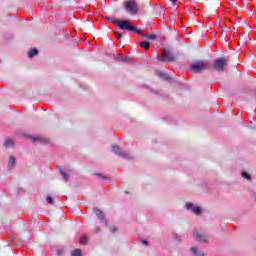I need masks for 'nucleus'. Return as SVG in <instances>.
<instances>
[{"mask_svg": "<svg viewBox=\"0 0 256 256\" xmlns=\"http://www.w3.org/2000/svg\"><path fill=\"white\" fill-rule=\"evenodd\" d=\"M142 35L146 39H151L152 41H154V39H157V35H155V34H142Z\"/></svg>", "mask_w": 256, "mask_h": 256, "instance_id": "nucleus-16", "label": "nucleus"}, {"mask_svg": "<svg viewBox=\"0 0 256 256\" xmlns=\"http://www.w3.org/2000/svg\"><path fill=\"white\" fill-rule=\"evenodd\" d=\"M94 233H101V228L96 227V228L94 229Z\"/></svg>", "mask_w": 256, "mask_h": 256, "instance_id": "nucleus-26", "label": "nucleus"}, {"mask_svg": "<svg viewBox=\"0 0 256 256\" xmlns=\"http://www.w3.org/2000/svg\"><path fill=\"white\" fill-rule=\"evenodd\" d=\"M112 23L121 29V31H131L133 29V24L129 20H113Z\"/></svg>", "mask_w": 256, "mask_h": 256, "instance_id": "nucleus-3", "label": "nucleus"}, {"mask_svg": "<svg viewBox=\"0 0 256 256\" xmlns=\"http://www.w3.org/2000/svg\"><path fill=\"white\" fill-rule=\"evenodd\" d=\"M156 59L161 63H167V62L175 61V56L173 55V53H171V51L165 49L162 53V56L157 54Z\"/></svg>", "mask_w": 256, "mask_h": 256, "instance_id": "nucleus-4", "label": "nucleus"}, {"mask_svg": "<svg viewBox=\"0 0 256 256\" xmlns=\"http://www.w3.org/2000/svg\"><path fill=\"white\" fill-rule=\"evenodd\" d=\"M140 47H142V49H144L145 51H149L151 43L147 41L140 42Z\"/></svg>", "mask_w": 256, "mask_h": 256, "instance_id": "nucleus-13", "label": "nucleus"}, {"mask_svg": "<svg viewBox=\"0 0 256 256\" xmlns=\"http://www.w3.org/2000/svg\"><path fill=\"white\" fill-rule=\"evenodd\" d=\"M242 177L244 178V179H251V175H249V173H247V172H242Z\"/></svg>", "mask_w": 256, "mask_h": 256, "instance_id": "nucleus-21", "label": "nucleus"}, {"mask_svg": "<svg viewBox=\"0 0 256 256\" xmlns=\"http://www.w3.org/2000/svg\"><path fill=\"white\" fill-rule=\"evenodd\" d=\"M99 177H101V179H107V177L102 174H99Z\"/></svg>", "mask_w": 256, "mask_h": 256, "instance_id": "nucleus-28", "label": "nucleus"}, {"mask_svg": "<svg viewBox=\"0 0 256 256\" xmlns=\"http://www.w3.org/2000/svg\"><path fill=\"white\" fill-rule=\"evenodd\" d=\"M119 60L127 62V61H129V58H127L125 56H122V57L119 58Z\"/></svg>", "mask_w": 256, "mask_h": 256, "instance_id": "nucleus-24", "label": "nucleus"}, {"mask_svg": "<svg viewBox=\"0 0 256 256\" xmlns=\"http://www.w3.org/2000/svg\"><path fill=\"white\" fill-rule=\"evenodd\" d=\"M112 151L115 153V155H118V157H122V159H126L127 161H133L134 159L133 155L121 150V148H119L117 145H112Z\"/></svg>", "mask_w": 256, "mask_h": 256, "instance_id": "nucleus-5", "label": "nucleus"}, {"mask_svg": "<svg viewBox=\"0 0 256 256\" xmlns=\"http://www.w3.org/2000/svg\"><path fill=\"white\" fill-rule=\"evenodd\" d=\"M185 207L187 211H190V213H193L194 215H201V207L195 206L191 202H186Z\"/></svg>", "mask_w": 256, "mask_h": 256, "instance_id": "nucleus-7", "label": "nucleus"}, {"mask_svg": "<svg viewBox=\"0 0 256 256\" xmlns=\"http://www.w3.org/2000/svg\"><path fill=\"white\" fill-rule=\"evenodd\" d=\"M227 66V60L225 58H218L214 60L213 67L216 71H223V69Z\"/></svg>", "mask_w": 256, "mask_h": 256, "instance_id": "nucleus-6", "label": "nucleus"}, {"mask_svg": "<svg viewBox=\"0 0 256 256\" xmlns=\"http://www.w3.org/2000/svg\"><path fill=\"white\" fill-rule=\"evenodd\" d=\"M156 75L158 77H160L161 79H164V81H169L170 77L169 75L165 74L163 71L161 70H156Z\"/></svg>", "mask_w": 256, "mask_h": 256, "instance_id": "nucleus-11", "label": "nucleus"}, {"mask_svg": "<svg viewBox=\"0 0 256 256\" xmlns=\"http://www.w3.org/2000/svg\"><path fill=\"white\" fill-rule=\"evenodd\" d=\"M132 33H136L137 35H143V31L137 29L135 26H132Z\"/></svg>", "mask_w": 256, "mask_h": 256, "instance_id": "nucleus-19", "label": "nucleus"}, {"mask_svg": "<svg viewBox=\"0 0 256 256\" xmlns=\"http://www.w3.org/2000/svg\"><path fill=\"white\" fill-rule=\"evenodd\" d=\"M177 239V241H181V239H179V238H176Z\"/></svg>", "mask_w": 256, "mask_h": 256, "instance_id": "nucleus-31", "label": "nucleus"}, {"mask_svg": "<svg viewBox=\"0 0 256 256\" xmlns=\"http://www.w3.org/2000/svg\"><path fill=\"white\" fill-rule=\"evenodd\" d=\"M39 54V50H37V48H33L28 52V57L30 59H33V57H35V55Z\"/></svg>", "mask_w": 256, "mask_h": 256, "instance_id": "nucleus-14", "label": "nucleus"}, {"mask_svg": "<svg viewBox=\"0 0 256 256\" xmlns=\"http://www.w3.org/2000/svg\"><path fill=\"white\" fill-rule=\"evenodd\" d=\"M123 8L126 13L130 15H137L139 13V4L135 0H128L123 3Z\"/></svg>", "mask_w": 256, "mask_h": 256, "instance_id": "nucleus-1", "label": "nucleus"}, {"mask_svg": "<svg viewBox=\"0 0 256 256\" xmlns=\"http://www.w3.org/2000/svg\"><path fill=\"white\" fill-rule=\"evenodd\" d=\"M32 140L35 143L36 141H43V138L37 136V137H33Z\"/></svg>", "mask_w": 256, "mask_h": 256, "instance_id": "nucleus-23", "label": "nucleus"}, {"mask_svg": "<svg viewBox=\"0 0 256 256\" xmlns=\"http://www.w3.org/2000/svg\"><path fill=\"white\" fill-rule=\"evenodd\" d=\"M60 173H61L64 181H69V176L73 175V171L66 170V169H60Z\"/></svg>", "mask_w": 256, "mask_h": 256, "instance_id": "nucleus-10", "label": "nucleus"}, {"mask_svg": "<svg viewBox=\"0 0 256 256\" xmlns=\"http://www.w3.org/2000/svg\"><path fill=\"white\" fill-rule=\"evenodd\" d=\"M94 213H95V215L98 216L100 223H102L105 227H107V225H108L107 219L105 218V215L103 214V212L101 210L95 208Z\"/></svg>", "mask_w": 256, "mask_h": 256, "instance_id": "nucleus-9", "label": "nucleus"}, {"mask_svg": "<svg viewBox=\"0 0 256 256\" xmlns=\"http://www.w3.org/2000/svg\"><path fill=\"white\" fill-rule=\"evenodd\" d=\"M4 147H6V148L13 147V140L7 139L4 143Z\"/></svg>", "mask_w": 256, "mask_h": 256, "instance_id": "nucleus-17", "label": "nucleus"}, {"mask_svg": "<svg viewBox=\"0 0 256 256\" xmlns=\"http://www.w3.org/2000/svg\"><path fill=\"white\" fill-rule=\"evenodd\" d=\"M171 3H177V0H170Z\"/></svg>", "mask_w": 256, "mask_h": 256, "instance_id": "nucleus-29", "label": "nucleus"}, {"mask_svg": "<svg viewBox=\"0 0 256 256\" xmlns=\"http://www.w3.org/2000/svg\"><path fill=\"white\" fill-rule=\"evenodd\" d=\"M210 65L206 61H196L190 65V70L192 73H201V71H206L209 69Z\"/></svg>", "mask_w": 256, "mask_h": 256, "instance_id": "nucleus-2", "label": "nucleus"}, {"mask_svg": "<svg viewBox=\"0 0 256 256\" xmlns=\"http://www.w3.org/2000/svg\"><path fill=\"white\" fill-rule=\"evenodd\" d=\"M110 231L111 233H117V227H111Z\"/></svg>", "mask_w": 256, "mask_h": 256, "instance_id": "nucleus-25", "label": "nucleus"}, {"mask_svg": "<svg viewBox=\"0 0 256 256\" xmlns=\"http://www.w3.org/2000/svg\"><path fill=\"white\" fill-rule=\"evenodd\" d=\"M71 256H81V250L77 249L71 253Z\"/></svg>", "mask_w": 256, "mask_h": 256, "instance_id": "nucleus-20", "label": "nucleus"}, {"mask_svg": "<svg viewBox=\"0 0 256 256\" xmlns=\"http://www.w3.org/2000/svg\"><path fill=\"white\" fill-rule=\"evenodd\" d=\"M16 162H17V160L15 159V157L11 156L9 161H8V168L13 169V167H15Z\"/></svg>", "mask_w": 256, "mask_h": 256, "instance_id": "nucleus-15", "label": "nucleus"}, {"mask_svg": "<svg viewBox=\"0 0 256 256\" xmlns=\"http://www.w3.org/2000/svg\"><path fill=\"white\" fill-rule=\"evenodd\" d=\"M194 235L196 237V241L200 243H207V234L203 232V230H195Z\"/></svg>", "mask_w": 256, "mask_h": 256, "instance_id": "nucleus-8", "label": "nucleus"}, {"mask_svg": "<svg viewBox=\"0 0 256 256\" xmlns=\"http://www.w3.org/2000/svg\"><path fill=\"white\" fill-rule=\"evenodd\" d=\"M46 201H47V203H49L50 205H53V198H52L51 196H48V197L46 198Z\"/></svg>", "mask_w": 256, "mask_h": 256, "instance_id": "nucleus-22", "label": "nucleus"}, {"mask_svg": "<svg viewBox=\"0 0 256 256\" xmlns=\"http://www.w3.org/2000/svg\"><path fill=\"white\" fill-rule=\"evenodd\" d=\"M191 253L194 255V256H205V253H203V251L201 250H198L197 248L195 247H192L190 249Z\"/></svg>", "mask_w": 256, "mask_h": 256, "instance_id": "nucleus-12", "label": "nucleus"}, {"mask_svg": "<svg viewBox=\"0 0 256 256\" xmlns=\"http://www.w3.org/2000/svg\"><path fill=\"white\" fill-rule=\"evenodd\" d=\"M142 244L147 246L149 245V242L147 240H142Z\"/></svg>", "mask_w": 256, "mask_h": 256, "instance_id": "nucleus-27", "label": "nucleus"}, {"mask_svg": "<svg viewBox=\"0 0 256 256\" xmlns=\"http://www.w3.org/2000/svg\"><path fill=\"white\" fill-rule=\"evenodd\" d=\"M117 37H118V39H121V34H118Z\"/></svg>", "mask_w": 256, "mask_h": 256, "instance_id": "nucleus-30", "label": "nucleus"}, {"mask_svg": "<svg viewBox=\"0 0 256 256\" xmlns=\"http://www.w3.org/2000/svg\"><path fill=\"white\" fill-rule=\"evenodd\" d=\"M87 241H89V239L87 238L86 235H84V236H82V237L80 238V244H81V245H87Z\"/></svg>", "mask_w": 256, "mask_h": 256, "instance_id": "nucleus-18", "label": "nucleus"}]
</instances>
